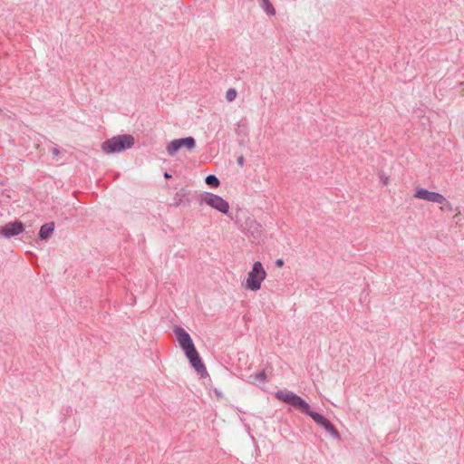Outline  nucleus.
Instances as JSON below:
<instances>
[{"label": "nucleus", "instance_id": "dca6fc26", "mask_svg": "<svg viewBox=\"0 0 464 464\" xmlns=\"http://www.w3.org/2000/svg\"><path fill=\"white\" fill-rule=\"evenodd\" d=\"M380 181L382 185L387 186L390 182V177L385 175L384 173L380 174Z\"/></svg>", "mask_w": 464, "mask_h": 464}, {"label": "nucleus", "instance_id": "ddd939ff", "mask_svg": "<svg viewBox=\"0 0 464 464\" xmlns=\"http://www.w3.org/2000/svg\"><path fill=\"white\" fill-rule=\"evenodd\" d=\"M205 181L208 185L214 188H218L219 186V180L215 175H208Z\"/></svg>", "mask_w": 464, "mask_h": 464}, {"label": "nucleus", "instance_id": "6e6552de", "mask_svg": "<svg viewBox=\"0 0 464 464\" xmlns=\"http://www.w3.org/2000/svg\"><path fill=\"white\" fill-rule=\"evenodd\" d=\"M24 230V225L20 221L11 222L0 228V234L10 237L13 236L19 235Z\"/></svg>", "mask_w": 464, "mask_h": 464}, {"label": "nucleus", "instance_id": "5701e85b", "mask_svg": "<svg viewBox=\"0 0 464 464\" xmlns=\"http://www.w3.org/2000/svg\"><path fill=\"white\" fill-rule=\"evenodd\" d=\"M264 4L266 6H270V3L268 2V0H263Z\"/></svg>", "mask_w": 464, "mask_h": 464}, {"label": "nucleus", "instance_id": "2eb2a0df", "mask_svg": "<svg viewBox=\"0 0 464 464\" xmlns=\"http://www.w3.org/2000/svg\"><path fill=\"white\" fill-rule=\"evenodd\" d=\"M250 378H253L254 382H265L266 379V372L263 371L255 375L250 376Z\"/></svg>", "mask_w": 464, "mask_h": 464}, {"label": "nucleus", "instance_id": "b1692460", "mask_svg": "<svg viewBox=\"0 0 464 464\" xmlns=\"http://www.w3.org/2000/svg\"><path fill=\"white\" fill-rule=\"evenodd\" d=\"M238 163H239L240 165H242V164H243V158H239V159H238Z\"/></svg>", "mask_w": 464, "mask_h": 464}, {"label": "nucleus", "instance_id": "f03ea898", "mask_svg": "<svg viewBox=\"0 0 464 464\" xmlns=\"http://www.w3.org/2000/svg\"><path fill=\"white\" fill-rule=\"evenodd\" d=\"M134 144V139L130 135H119L113 137L102 145V150L106 153L121 152L130 149Z\"/></svg>", "mask_w": 464, "mask_h": 464}, {"label": "nucleus", "instance_id": "412c9836", "mask_svg": "<svg viewBox=\"0 0 464 464\" xmlns=\"http://www.w3.org/2000/svg\"><path fill=\"white\" fill-rule=\"evenodd\" d=\"M264 4L266 6H270V3L268 2V0H263Z\"/></svg>", "mask_w": 464, "mask_h": 464}, {"label": "nucleus", "instance_id": "4468645a", "mask_svg": "<svg viewBox=\"0 0 464 464\" xmlns=\"http://www.w3.org/2000/svg\"><path fill=\"white\" fill-rule=\"evenodd\" d=\"M237 96V92L235 89H228L226 92V99L227 102H233Z\"/></svg>", "mask_w": 464, "mask_h": 464}, {"label": "nucleus", "instance_id": "f3484780", "mask_svg": "<svg viewBox=\"0 0 464 464\" xmlns=\"http://www.w3.org/2000/svg\"><path fill=\"white\" fill-rule=\"evenodd\" d=\"M276 266L277 267H281V266H284V260H283V259H277V260L276 261Z\"/></svg>", "mask_w": 464, "mask_h": 464}, {"label": "nucleus", "instance_id": "aec40b11", "mask_svg": "<svg viewBox=\"0 0 464 464\" xmlns=\"http://www.w3.org/2000/svg\"><path fill=\"white\" fill-rule=\"evenodd\" d=\"M264 4L266 6H270V3L268 2V0H263Z\"/></svg>", "mask_w": 464, "mask_h": 464}, {"label": "nucleus", "instance_id": "20e7f679", "mask_svg": "<svg viewBox=\"0 0 464 464\" xmlns=\"http://www.w3.org/2000/svg\"><path fill=\"white\" fill-rule=\"evenodd\" d=\"M196 147V140L193 137L175 139L169 141L166 147L169 155L175 156L180 150L191 151Z\"/></svg>", "mask_w": 464, "mask_h": 464}, {"label": "nucleus", "instance_id": "9d476101", "mask_svg": "<svg viewBox=\"0 0 464 464\" xmlns=\"http://www.w3.org/2000/svg\"><path fill=\"white\" fill-rule=\"evenodd\" d=\"M290 405L293 407L300 410L301 411L307 413L310 410L309 404L304 401L301 397L297 396L296 394L294 396Z\"/></svg>", "mask_w": 464, "mask_h": 464}, {"label": "nucleus", "instance_id": "f8f14e48", "mask_svg": "<svg viewBox=\"0 0 464 464\" xmlns=\"http://www.w3.org/2000/svg\"><path fill=\"white\" fill-rule=\"evenodd\" d=\"M295 395V393H293L291 392H287V391H278L276 392V397L278 400H280L285 403H288V404L291 403Z\"/></svg>", "mask_w": 464, "mask_h": 464}, {"label": "nucleus", "instance_id": "f257e3e1", "mask_svg": "<svg viewBox=\"0 0 464 464\" xmlns=\"http://www.w3.org/2000/svg\"><path fill=\"white\" fill-rule=\"evenodd\" d=\"M266 277V272L260 261L253 264L251 270L247 273L244 288L256 292L261 289L262 283Z\"/></svg>", "mask_w": 464, "mask_h": 464}, {"label": "nucleus", "instance_id": "a211bd4d", "mask_svg": "<svg viewBox=\"0 0 464 464\" xmlns=\"http://www.w3.org/2000/svg\"><path fill=\"white\" fill-rule=\"evenodd\" d=\"M266 11L272 14L275 13V10L271 5H270V6H266Z\"/></svg>", "mask_w": 464, "mask_h": 464}, {"label": "nucleus", "instance_id": "0eeeda50", "mask_svg": "<svg viewBox=\"0 0 464 464\" xmlns=\"http://www.w3.org/2000/svg\"><path fill=\"white\" fill-rule=\"evenodd\" d=\"M306 414L309 415L317 424L324 427L328 432H330L332 436L335 438L339 437V432L337 431V430L324 416L317 412L312 411L311 410H309Z\"/></svg>", "mask_w": 464, "mask_h": 464}, {"label": "nucleus", "instance_id": "39448f33", "mask_svg": "<svg viewBox=\"0 0 464 464\" xmlns=\"http://www.w3.org/2000/svg\"><path fill=\"white\" fill-rule=\"evenodd\" d=\"M201 199L204 203L223 214H227L229 211V204L218 195L205 193L201 196Z\"/></svg>", "mask_w": 464, "mask_h": 464}, {"label": "nucleus", "instance_id": "1a4fd4ad", "mask_svg": "<svg viewBox=\"0 0 464 464\" xmlns=\"http://www.w3.org/2000/svg\"><path fill=\"white\" fill-rule=\"evenodd\" d=\"M188 359L189 360L191 365L195 368V370L198 372H203L206 371L204 363L202 362L196 348H193L190 351L186 353Z\"/></svg>", "mask_w": 464, "mask_h": 464}, {"label": "nucleus", "instance_id": "423d86ee", "mask_svg": "<svg viewBox=\"0 0 464 464\" xmlns=\"http://www.w3.org/2000/svg\"><path fill=\"white\" fill-rule=\"evenodd\" d=\"M174 332L177 341L179 342L180 347L184 350L185 353H188V351L195 348L189 334L183 328L176 327Z\"/></svg>", "mask_w": 464, "mask_h": 464}, {"label": "nucleus", "instance_id": "6ab92c4d", "mask_svg": "<svg viewBox=\"0 0 464 464\" xmlns=\"http://www.w3.org/2000/svg\"><path fill=\"white\" fill-rule=\"evenodd\" d=\"M52 152L53 156H57L59 154V150L56 148H53Z\"/></svg>", "mask_w": 464, "mask_h": 464}, {"label": "nucleus", "instance_id": "7ed1b4c3", "mask_svg": "<svg viewBox=\"0 0 464 464\" xmlns=\"http://www.w3.org/2000/svg\"><path fill=\"white\" fill-rule=\"evenodd\" d=\"M414 198L423 199L429 202L437 203L441 205L440 209L445 207L448 209H451L452 206L450 202L441 194L434 191H429L425 188H418L414 194Z\"/></svg>", "mask_w": 464, "mask_h": 464}, {"label": "nucleus", "instance_id": "393cba45", "mask_svg": "<svg viewBox=\"0 0 464 464\" xmlns=\"http://www.w3.org/2000/svg\"><path fill=\"white\" fill-rule=\"evenodd\" d=\"M164 176H165V178H167V179L170 178V175H169V174H168V173H165V175H164Z\"/></svg>", "mask_w": 464, "mask_h": 464}, {"label": "nucleus", "instance_id": "4be33fe9", "mask_svg": "<svg viewBox=\"0 0 464 464\" xmlns=\"http://www.w3.org/2000/svg\"><path fill=\"white\" fill-rule=\"evenodd\" d=\"M264 4L266 6H270V3L268 2V0H263Z\"/></svg>", "mask_w": 464, "mask_h": 464}, {"label": "nucleus", "instance_id": "9b49d317", "mask_svg": "<svg viewBox=\"0 0 464 464\" xmlns=\"http://www.w3.org/2000/svg\"><path fill=\"white\" fill-rule=\"evenodd\" d=\"M54 224L53 222L44 224L41 227L39 236L42 239L48 238L51 234L53 232Z\"/></svg>", "mask_w": 464, "mask_h": 464}]
</instances>
